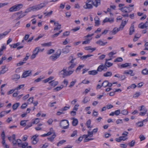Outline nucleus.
Wrapping results in <instances>:
<instances>
[{
	"label": "nucleus",
	"mask_w": 148,
	"mask_h": 148,
	"mask_svg": "<svg viewBox=\"0 0 148 148\" xmlns=\"http://www.w3.org/2000/svg\"><path fill=\"white\" fill-rule=\"evenodd\" d=\"M88 73L90 75H95L98 73V71L97 70H93L88 71Z\"/></svg>",
	"instance_id": "24"
},
{
	"label": "nucleus",
	"mask_w": 148,
	"mask_h": 148,
	"mask_svg": "<svg viewBox=\"0 0 148 148\" xmlns=\"http://www.w3.org/2000/svg\"><path fill=\"white\" fill-rule=\"evenodd\" d=\"M134 31L135 30L134 29V25L133 24H132L130 29L129 35H132Z\"/></svg>",
	"instance_id": "19"
},
{
	"label": "nucleus",
	"mask_w": 148,
	"mask_h": 148,
	"mask_svg": "<svg viewBox=\"0 0 148 148\" xmlns=\"http://www.w3.org/2000/svg\"><path fill=\"white\" fill-rule=\"evenodd\" d=\"M85 49L86 50H92V52H93L94 51H95L96 49L95 48H91V47H85Z\"/></svg>",
	"instance_id": "48"
},
{
	"label": "nucleus",
	"mask_w": 148,
	"mask_h": 148,
	"mask_svg": "<svg viewBox=\"0 0 148 148\" xmlns=\"http://www.w3.org/2000/svg\"><path fill=\"white\" fill-rule=\"evenodd\" d=\"M25 85V84H21L19 85L18 86H17L16 88H15V90H19L20 89L23 88L24 87Z\"/></svg>",
	"instance_id": "34"
},
{
	"label": "nucleus",
	"mask_w": 148,
	"mask_h": 148,
	"mask_svg": "<svg viewBox=\"0 0 148 148\" xmlns=\"http://www.w3.org/2000/svg\"><path fill=\"white\" fill-rule=\"evenodd\" d=\"M34 97H32L29 98L27 100V103L31 104L33 103V101Z\"/></svg>",
	"instance_id": "47"
},
{
	"label": "nucleus",
	"mask_w": 148,
	"mask_h": 148,
	"mask_svg": "<svg viewBox=\"0 0 148 148\" xmlns=\"http://www.w3.org/2000/svg\"><path fill=\"white\" fill-rule=\"evenodd\" d=\"M76 65L75 64H71V65L68 67V70L73 69L74 68Z\"/></svg>",
	"instance_id": "52"
},
{
	"label": "nucleus",
	"mask_w": 148,
	"mask_h": 148,
	"mask_svg": "<svg viewBox=\"0 0 148 148\" xmlns=\"http://www.w3.org/2000/svg\"><path fill=\"white\" fill-rule=\"evenodd\" d=\"M112 75V73L111 71H108L103 74V76L105 77H110Z\"/></svg>",
	"instance_id": "29"
},
{
	"label": "nucleus",
	"mask_w": 148,
	"mask_h": 148,
	"mask_svg": "<svg viewBox=\"0 0 148 148\" xmlns=\"http://www.w3.org/2000/svg\"><path fill=\"white\" fill-rule=\"evenodd\" d=\"M39 121V119L38 118L36 119L32 123L33 124H37Z\"/></svg>",
	"instance_id": "50"
},
{
	"label": "nucleus",
	"mask_w": 148,
	"mask_h": 148,
	"mask_svg": "<svg viewBox=\"0 0 148 148\" xmlns=\"http://www.w3.org/2000/svg\"><path fill=\"white\" fill-rule=\"evenodd\" d=\"M40 50V48L39 47H37L35 48L33 51V54L31 57L32 59H34L36 57V55L39 51Z\"/></svg>",
	"instance_id": "7"
},
{
	"label": "nucleus",
	"mask_w": 148,
	"mask_h": 148,
	"mask_svg": "<svg viewBox=\"0 0 148 148\" xmlns=\"http://www.w3.org/2000/svg\"><path fill=\"white\" fill-rule=\"evenodd\" d=\"M94 20L95 21V26H98L100 25L99 18L98 16H96L94 18Z\"/></svg>",
	"instance_id": "17"
},
{
	"label": "nucleus",
	"mask_w": 148,
	"mask_h": 148,
	"mask_svg": "<svg viewBox=\"0 0 148 148\" xmlns=\"http://www.w3.org/2000/svg\"><path fill=\"white\" fill-rule=\"evenodd\" d=\"M23 7V5L21 4H19L16 5L11 7L9 9L10 12H13L18 11Z\"/></svg>",
	"instance_id": "2"
},
{
	"label": "nucleus",
	"mask_w": 148,
	"mask_h": 148,
	"mask_svg": "<svg viewBox=\"0 0 148 148\" xmlns=\"http://www.w3.org/2000/svg\"><path fill=\"white\" fill-rule=\"evenodd\" d=\"M56 136V135L55 133H54L53 134L52 136L51 137L48 138V139L51 142H52L53 141L54 139L55 138Z\"/></svg>",
	"instance_id": "40"
},
{
	"label": "nucleus",
	"mask_w": 148,
	"mask_h": 148,
	"mask_svg": "<svg viewBox=\"0 0 148 148\" xmlns=\"http://www.w3.org/2000/svg\"><path fill=\"white\" fill-rule=\"evenodd\" d=\"M114 21V18H106L103 21V23H104L107 22H109L110 23H112Z\"/></svg>",
	"instance_id": "12"
},
{
	"label": "nucleus",
	"mask_w": 148,
	"mask_h": 148,
	"mask_svg": "<svg viewBox=\"0 0 148 148\" xmlns=\"http://www.w3.org/2000/svg\"><path fill=\"white\" fill-rule=\"evenodd\" d=\"M61 72H63V75L64 76H69V75H68V71H67L66 69H63L61 71Z\"/></svg>",
	"instance_id": "33"
},
{
	"label": "nucleus",
	"mask_w": 148,
	"mask_h": 148,
	"mask_svg": "<svg viewBox=\"0 0 148 148\" xmlns=\"http://www.w3.org/2000/svg\"><path fill=\"white\" fill-rule=\"evenodd\" d=\"M27 103H25L22 105L21 108L22 109H24L27 107Z\"/></svg>",
	"instance_id": "62"
},
{
	"label": "nucleus",
	"mask_w": 148,
	"mask_h": 148,
	"mask_svg": "<svg viewBox=\"0 0 148 148\" xmlns=\"http://www.w3.org/2000/svg\"><path fill=\"white\" fill-rule=\"evenodd\" d=\"M140 92H136L135 93V94L134 95L133 97L134 98H137L139 96H140Z\"/></svg>",
	"instance_id": "56"
},
{
	"label": "nucleus",
	"mask_w": 148,
	"mask_h": 148,
	"mask_svg": "<svg viewBox=\"0 0 148 148\" xmlns=\"http://www.w3.org/2000/svg\"><path fill=\"white\" fill-rule=\"evenodd\" d=\"M62 32V30H61L60 31H59L57 33H56L54 34L52 36V38H54L57 37L59 34H60Z\"/></svg>",
	"instance_id": "38"
},
{
	"label": "nucleus",
	"mask_w": 148,
	"mask_h": 148,
	"mask_svg": "<svg viewBox=\"0 0 148 148\" xmlns=\"http://www.w3.org/2000/svg\"><path fill=\"white\" fill-rule=\"evenodd\" d=\"M92 5L97 8L98 5H100L101 4V1L100 0H92Z\"/></svg>",
	"instance_id": "8"
},
{
	"label": "nucleus",
	"mask_w": 148,
	"mask_h": 148,
	"mask_svg": "<svg viewBox=\"0 0 148 148\" xmlns=\"http://www.w3.org/2000/svg\"><path fill=\"white\" fill-rule=\"evenodd\" d=\"M32 71L31 70L26 71H25L21 77L25 78L29 76L31 73Z\"/></svg>",
	"instance_id": "10"
},
{
	"label": "nucleus",
	"mask_w": 148,
	"mask_h": 148,
	"mask_svg": "<svg viewBox=\"0 0 148 148\" xmlns=\"http://www.w3.org/2000/svg\"><path fill=\"white\" fill-rule=\"evenodd\" d=\"M137 34H136L134 38L133 39V41L134 42H135L137 41L138 39L140 37V35H138L139 36H137Z\"/></svg>",
	"instance_id": "54"
},
{
	"label": "nucleus",
	"mask_w": 148,
	"mask_h": 148,
	"mask_svg": "<svg viewBox=\"0 0 148 148\" xmlns=\"http://www.w3.org/2000/svg\"><path fill=\"white\" fill-rule=\"evenodd\" d=\"M60 126L62 129H66L68 128L69 127V121L66 120H62L60 123Z\"/></svg>",
	"instance_id": "3"
},
{
	"label": "nucleus",
	"mask_w": 148,
	"mask_h": 148,
	"mask_svg": "<svg viewBox=\"0 0 148 148\" xmlns=\"http://www.w3.org/2000/svg\"><path fill=\"white\" fill-rule=\"evenodd\" d=\"M27 121L23 120L21 121L20 122V125H21L25 126L26 125V122Z\"/></svg>",
	"instance_id": "51"
},
{
	"label": "nucleus",
	"mask_w": 148,
	"mask_h": 148,
	"mask_svg": "<svg viewBox=\"0 0 148 148\" xmlns=\"http://www.w3.org/2000/svg\"><path fill=\"white\" fill-rule=\"evenodd\" d=\"M121 68H126L128 66H130V68L131 67V64L130 63H126L121 64Z\"/></svg>",
	"instance_id": "21"
},
{
	"label": "nucleus",
	"mask_w": 148,
	"mask_h": 148,
	"mask_svg": "<svg viewBox=\"0 0 148 148\" xmlns=\"http://www.w3.org/2000/svg\"><path fill=\"white\" fill-rule=\"evenodd\" d=\"M128 112L127 110L124 109L122 110L121 112V113L123 115H126L128 114Z\"/></svg>",
	"instance_id": "39"
},
{
	"label": "nucleus",
	"mask_w": 148,
	"mask_h": 148,
	"mask_svg": "<svg viewBox=\"0 0 148 148\" xmlns=\"http://www.w3.org/2000/svg\"><path fill=\"white\" fill-rule=\"evenodd\" d=\"M124 74H130L132 76H133L134 75V73H133V71L131 70H129L128 71H124Z\"/></svg>",
	"instance_id": "27"
},
{
	"label": "nucleus",
	"mask_w": 148,
	"mask_h": 148,
	"mask_svg": "<svg viewBox=\"0 0 148 148\" xmlns=\"http://www.w3.org/2000/svg\"><path fill=\"white\" fill-rule=\"evenodd\" d=\"M20 103H16L13 105L12 108L14 110H16L19 106Z\"/></svg>",
	"instance_id": "31"
},
{
	"label": "nucleus",
	"mask_w": 148,
	"mask_h": 148,
	"mask_svg": "<svg viewBox=\"0 0 148 148\" xmlns=\"http://www.w3.org/2000/svg\"><path fill=\"white\" fill-rule=\"evenodd\" d=\"M142 73L144 75H148V69H144L142 71Z\"/></svg>",
	"instance_id": "41"
},
{
	"label": "nucleus",
	"mask_w": 148,
	"mask_h": 148,
	"mask_svg": "<svg viewBox=\"0 0 148 148\" xmlns=\"http://www.w3.org/2000/svg\"><path fill=\"white\" fill-rule=\"evenodd\" d=\"M93 56V55L91 54H88L86 55H85L82 56L80 57V59L82 60H84L88 58Z\"/></svg>",
	"instance_id": "23"
},
{
	"label": "nucleus",
	"mask_w": 148,
	"mask_h": 148,
	"mask_svg": "<svg viewBox=\"0 0 148 148\" xmlns=\"http://www.w3.org/2000/svg\"><path fill=\"white\" fill-rule=\"evenodd\" d=\"M96 43L100 46H104L107 43V42H103L101 40H99L96 42Z\"/></svg>",
	"instance_id": "20"
},
{
	"label": "nucleus",
	"mask_w": 148,
	"mask_h": 148,
	"mask_svg": "<svg viewBox=\"0 0 148 148\" xmlns=\"http://www.w3.org/2000/svg\"><path fill=\"white\" fill-rule=\"evenodd\" d=\"M49 84H51V85L53 87H55L56 86L58 83V81H54L53 80L50 82H49Z\"/></svg>",
	"instance_id": "28"
},
{
	"label": "nucleus",
	"mask_w": 148,
	"mask_h": 148,
	"mask_svg": "<svg viewBox=\"0 0 148 148\" xmlns=\"http://www.w3.org/2000/svg\"><path fill=\"white\" fill-rule=\"evenodd\" d=\"M92 0L87 1L86 3V4L84 6V8L85 9H91L92 8Z\"/></svg>",
	"instance_id": "5"
},
{
	"label": "nucleus",
	"mask_w": 148,
	"mask_h": 148,
	"mask_svg": "<svg viewBox=\"0 0 148 148\" xmlns=\"http://www.w3.org/2000/svg\"><path fill=\"white\" fill-rule=\"evenodd\" d=\"M73 120L72 121V124L74 126H75L77 125L78 123V121L77 119H75L74 118H73Z\"/></svg>",
	"instance_id": "32"
},
{
	"label": "nucleus",
	"mask_w": 148,
	"mask_h": 148,
	"mask_svg": "<svg viewBox=\"0 0 148 148\" xmlns=\"http://www.w3.org/2000/svg\"><path fill=\"white\" fill-rule=\"evenodd\" d=\"M20 77V75L17 74L13 75L12 77V79L13 80H18Z\"/></svg>",
	"instance_id": "25"
},
{
	"label": "nucleus",
	"mask_w": 148,
	"mask_h": 148,
	"mask_svg": "<svg viewBox=\"0 0 148 148\" xmlns=\"http://www.w3.org/2000/svg\"><path fill=\"white\" fill-rule=\"evenodd\" d=\"M38 136V135H36L34 136H33L31 138L32 140V143L34 144H36L37 143V141L36 140V138H37V137Z\"/></svg>",
	"instance_id": "22"
},
{
	"label": "nucleus",
	"mask_w": 148,
	"mask_h": 148,
	"mask_svg": "<svg viewBox=\"0 0 148 148\" xmlns=\"http://www.w3.org/2000/svg\"><path fill=\"white\" fill-rule=\"evenodd\" d=\"M140 111H142V112L139 113V114L140 116H144L146 114L147 110L144 106H140Z\"/></svg>",
	"instance_id": "6"
},
{
	"label": "nucleus",
	"mask_w": 148,
	"mask_h": 148,
	"mask_svg": "<svg viewBox=\"0 0 148 148\" xmlns=\"http://www.w3.org/2000/svg\"><path fill=\"white\" fill-rule=\"evenodd\" d=\"M90 99L89 97H84V99L82 101V102L84 103H86L89 101Z\"/></svg>",
	"instance_id": "35"
},
{
	"label": "nucleus",
	"mask_w": 148,
	"mask_h": 148,
	"mask_svg": "<svg viewBox=\"0 0 148 148\" xmlns=\"http://www.w3.org/2000/svg\"><path fill=\"white\" fill-rule=\"evenodd\" d=\"M106 69V70L107 69L106 66L103 64L99 65L97 69V71L98 72H101L103 71L105 69Z\"/></svg>",
	"instance_id": "9"
},
{
	"label": "nucleus",
	"mask_w": 148,
	"mask_h": 148,
	"mask_svg": "<svg viewBox=\"0 0 148 148\" xmlns=\"http://www.w3.org/2000/svg\"><path fill=\"white\" fill-rule=\"evenodd\" d=\"M90 39H87L86 40L82 42V44H88L90 42Z\"/></svg>",
	"instance_id": "60"
},
{
	"label": "nucleus",
	"mask_w": 148,
	"mask_h": 148,
	"mask_svg": "<svg viewBox=\"0 0 148 148\" xmlns=\"http://www.w3.org/2000/svg\"><path fill=\"white\" fill-rule=\"evenodd\" d=\"M113 65V64L111 63L110 62H108L107 61H106L105 63V65L106 66L108 67H109L110 66H111Z\"/></svg>",
	"instance_id": "37"
},
{
	"label": "nucleus",
	"mask_w": 148,
	"mask_h": 148,
	"mask_svg": "<svg viewBox=\"0 0 148 148\" xmlns=\"http://www.w3.org/2000/svg\"><path fill=\"white\" fill-rule=\"evenodd\" d=\"M93 133L92 132H88V137H91L93 136Z\"/></svg>",
	"instance_id": "63"
},
{
	"label": "nucleus",
	"mask_w": 148,
	"mask_h": 148,
	"mask_svg": "<svg viewBox=\"0 0 148 148\" xmlns=\"http://www.w3.org/2000/svg\"><path fill=\"white\" fill-rule=\"evenodd\" d=\"M143 24V23L140 24L138 25V27L142 29L147 28V27H148V22L146 21L145 23Z\"/></svg>",
	"instance_id": "11"
},
{
	"label": "nucleus",
	"mask_w": 148,
	"mask_h": 148,
	"mask_svg": "<svg viewBox=\"0 0 148 148\" xmlns=\"http://www.w3.org/2000/svg\"><path fill=\"white\" fill-rule=\"evenodd\" d=\"M135 141L134 140H132L130 142L128 143V145L131 147H133L135 144Z\"/></svg>",
	"instance_id": "44"
},
{
	"label": "nucleus",
	"mask_w": 148,
	"mask_h": 148,
	"mask_svg": "<svg viewBox=\"0 0 148 148\" xmlns=\"http://www.w3.org/2000/svg\"><path fill=\"white\" fill-rule=\"evenodd\" d=\"M136 124L138 127H141L143 125V122H138L136 123Z\"/></svg>",
	"instance_id": "57"
},
{
	"label": "nucleus",
	"mask_w": 148,
	"mask_h": 148,
	"mask_svg": "<svg viewBox=\"0 0 148 148\" xmlns=\"http://www.w3.org/2000/svg\"><path fill=\"white\" fill-rule=\"evenodd\" d=\"M121 113V110H118L115 111L114 112H112L110 113L109 115L111 116H113L114 114L116 116L119 115Z\"/></svg>",
	"instance_id": "16"
},
{
	"label": "nucleus",
	"mask_w": 148,
	"mask_h": 148,
	"mask_svg": "<svg viewBox=\"0 0 148 148\" xmlns=\"http://www.w3.org/2000/svg\"><path fill=\"white\" fill-rule=\"evenodd\" d=\"M61 53V50L60 49H58L56 53L50 56L49 58L52 61H55L60 57Z\"/></svg>",
	"instance_id": "4"
},
{
	"label": "nucleus",
	"mask_w": 148,
	"mask_h": 148,
	"mask_svg": "<svg viewBox=\"0 0 148 148\" xmlns=\"http://www.w3.org/2000/svg\"><path fill=\"white\" fill-rule=\"evenodd\" d=\"M83 137H79L77 140H76V143H79L82 140Z\"/></svg>",
	"instance_id": "61"
},
{
	"label": "nucleus",
	"mask_w": 148,
	"mask_h": 148,
	"mask_svg": "<svg viewBox=\"0 0 148 148\" xmlns=\"http://www.w3.org/2000/svg\"><path fill=\"white\" fill-rule=\"evenodd\" d=\"M84 66V65H79L76 69V71L77 72V71H79L81 69L83 68Z\"/></svg>",
	"instance_id": "58"
},
{
	"label": "nucleus",
	"mask_w": 148,
	"mask_h": 148,
	"mask_svg": "<svg viewBox=\"0 0 148 148\" xmlns=\"http://www.w3.org/2000/svg\"><path fill=\"white\" fill-rule=\"evenodd\" d=\"M51 42H49L47 43L42 44L41 45L44 47H50L51 45Z\"/></svg>",
	"instance_id": "36"
},
{
	"label": "nucleus",
	"mask_w": 148,
	"mask_h": 148,
	"mask_svg": "<svg viewBox=\"0 0 148 148\" xmlns=\"http://www.w3.org/2000/svg\"><path fill=\"white\" fill-rule=\"evenodd\" d=\"M54 24L57 26V27H55L54 29V32H57V31L59 30L61 28V25L60 24L58 23L54 22Z\"/></svg>",
	"instance_id": "13"
},
{
	"label": "nucleus",
	"mask_w": 148,
	"mask_h": 148,
	"mask_svg": "<svg viewBox=\"0 0 148 148\" xmlns=\"http://www.w3.org/2000/svg\"><path fill=\"white\" fill-rule=\"evenodd\" d=\"M108 81L107 80L104 81L102 84V86L104 87L108 86Z\"/></svg>",
	"instance_id": "42"
},
{
	"label": "nucleus",
	"mask_w": 148,
	"mask_h": 148,
	"mask_svg": "<svg viewBox=\"0 0 148 148\" xmlns=\"http://www.w3.org/2000/svg\"><path fill=\"white\" fill-rule=\"evenodd\" d=\"M71 46L67 45L62 50V53H64L66 54L69 53L70 51V49L69 48L71 47Z\"/></svg>",
	"instance_id": "15"
},
{
	"label": "nucleus",
	"mask_w": 148,
	"mask_h": 148,
	"mask_svg": "<svg viewBox=\"0 0 148 148\" xmlns=\"http://www.w3.org/2000/svg\"><path fill=\"white\" fill-rule=\"evenodd\" d=\"M55 51V50L52 49H51L48 50L47 52V54L48 55L51 54L53 53Z\"/></svg>",
	"instance_id": "53"
},
{
	"label": "nucleus",
	"mask_w": 148,
	"mask_h": 148,
	"mask_svg": "<svg viewBox=\"0 0 148 148\" xmlns=\"http://www.w3.org/2000/svg\"><path fill=\"white\" fill-rule=\"evenodd\" d=\"M129 9L130 8L127 6H125L123 7H121L119 9V10H121L122 12H125L126 13H130L131 12L132 10H129L128 11H127L125 8Z\"/></svg>",
	"instance_id": "14"
},
{
	"label": "nucleus",
	"mask_w": 148,
	"mask_h": 148,
	"mask_svg": "<svg viewBox=\"0 0 148 148\" xmlns=\"http://www.w3.org/2000/svg\"><path fill=\"white\" fill-rule=\"evenodd\" d=\"M21 145L22 148H26L28 145V143L25 142L24 143H21Z\"/></svg>",
	"instance_id": "49"
},
{
	"label": "nucleus",
	"mask_w": 148,
	"mask_h": 148,
	"mask_svg": "<svg viewBox=\"0 0 148 148\" xmlns=\"http://www.w3.org/2000/svg\"><path fill=\"white\" fill-rule=\"evenodd\" d=\"M76 82V80L75 79L74 81H72L70 83V84L69 86V87L70 88L72 87L75 84V83Z\"/></svg>",
	"instance_id": "43"
},
{
	"label": "nucleus",
	"mask_w": 148,
	"mask_h": 148,
	"mask_svg": "<svg viewBox=\"0 0 148 148\" xmlns=\"http://www.w3.org/2000/svg\"><path fill=\"white\" fill-rule=\"evenodd\" d=\"M6 47L4 46H2L1 49H0V56H1V55H2V52L3 51V50L4 49H6Z\"/></svg>",
	"instance_id": "59"
},
{
	"label": "nucleus",
	"mask_w": 148,
	"mask_h": 148,
	"mask_svg": "<svg viewBox=\"0 0 148 148\" xmlns=\"http://www.w3.org/2000/svg\"><path fill=\"white\" fill-rule=\"evenodd\" d=\"M2 69L0 71V75L1 74L4 73L8 71L7 68H5V66H4L2 67Z\"/></svg>",
	"instance_id": "26"
},
{
	"label": "nucleus",
	"mask_w": 148,
	"mask_h": 148,
	"mask_svg": "<svg viewBox=\"0 0 148 148\" xmlns=\"http://www.w3.org/2000/svg\"><path fill=\"white\" fill-rule=\"evenodd\" d=\"M10 31V30L9 31H6L0 34V40L1 39L7 35L9 33Z\"/></svg>",
	"instance_id": "18"
},
{
	"label": "nucleus",
	"mask_w": 148,
	"mask_h": 148,
	"mask_svg": "<svg viewBox=\"0 0 148 148\" xmlns=\"http://www.w3.org/2000/svg\"><path fill=\"white\" fill-rule=\"evenodd\" d=\"M91 120L90 119H89L87 121L86 123V125L87 126V127L88 128H91L92 126H91L90 125L91 124Z\"/></svg>",
	"instance_id": "45"
},
{
	"label": "nucleus",
	"mask_w": 148,
	"mask_h": 148,
	"mask_svg": "<svg viewBox=\"0 0 148 148\" xmlns=\"http://www.w3.org/2000/svg\"><path fill=\"white\" fill-rule=\"evenodd\" d=\"M46 5V4L45 3H41L39 4L34 5L27 8L24 12L26 14L27 13L32 11H36L40 9L45 7Z\"/></svg>",
	"instance_id": "1"
},
{
	"label": "nucleus",
	"mask_w": 148,
	"mask_h": 148,
	"mask_svg": "<svg viewBox=\"0 0 148 148\" xmlns=\"http://www.w3.org/2000/svg\"><path fill=\"white\" fill-rule=\"evenodd\" d=\"M68 70L69 71H68V72L69 76L72 74L74 71V70L73 69H72L71 70L70 69Z\"/></svg>",
	"instance_id": "64"
},
{
	"label": "nucleus",
	"mask_w": 148,
	"mask_h": 148,
	"mask_svg": "<svg viewBox=\"0 0 148 148\" xmlns=\"http://www.w3.org/2000/svg\"><path fill=\"white\" fill-rule=\"evenodd\" d=\"M119 29L118 28H114L111 32L112 34L113 35L115 34L118 32L120 31Z\"/></svg>",
	"instance_id": "30"
},
{
	"label": "nucleus",
	"mask_w": 148,
	"mask_h": 148,
	"mask_svg": "<svg viewBox=\"0 0 148 148\" xmlns=\"http://www.w3.org/2000/svg\"><path fill=\"white\" fill-rule=\"evenodd\" d=\"M61 86L62 87L60 86L57 87L56 88H54V90H56V91H58L59 90H61L64 87L63 86Z\"/></svg>",
	"instance_id": "55"
},
{
	"label": "nucleus",
	"mask_w": 148,
	"mask_h": 148,
	"mask_svg": "<svg viewBox=\"0 0 148 148\" xmlns=\"http://www.w3.org/2000/svg\"><path fill=\"white\" fill-rule=\"evenodd\" d=\"M123 60L122 58L118 57L115 59L114 60V62H121L123 61Z\"/></svg>",
	"instance_id": "46"
}]
</instances>
